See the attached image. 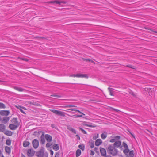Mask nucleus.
<instances>
[{"label":"nucleus","instance_id":"nucleus-1","mask_svg":"<svg viewBox=\"0 0 157 157\" xmlns=\"http://www.w3.org/2000/svg\"><path fill=\"white\" fill-rule=\"evenodd\" d=\"M108 153L111 154L113 156H115L119 155L118 151L116 148L113 147L112 145L109 146L107 149Z\"/></svg>","mask_w":157,"mask_h":157},{"label":"nucleus","instance_id":"nucleus-2","mask_svg":"<svg viewBox=\"0 0 157 157\" xmlns=\"http://www.w3.org/2000/svg\"><path fill=\"white\" fill-rule=\"evenodd\" d=\"M44 151V148L43 147H41L40 150L36 152V155L38 157H48V153L45 152Z\"/></svg>","mask_w":157,"mask_h":157},{"label":"nucleus","instance_id":"nucleus-3","mask_svg":"<svg viewBox=\"0 0 157 157\" xmlns=\"http://www.w3.org/2000/svg\"><path fill=\"white\" fill-rule=\"evenodd\" d=\"M70 77H77L78 78H88V77L86 74H71L70 75Z\"/></svg>","mask_w":157,"mask_h":157},{"label":"nucleus","instance_id":"nucleus-4","mask_svg":"<svg viewBox=\"0 0 157 157\" xmlns=\"http://www.w3.org/2000/svg\"><path fill=\"white\" fill-rule=\"evenodd\" d=\"M51 111L56 114L59 115L60 116L64 117L65 116V113L61 111L57 110L55 109L51 110Z\"/></svg>","mask_w":157,"mask_h":157},{"label":"nucleus","instance_id":"nucleus-5","mask_svg":"<svg viewBox=\"0 0 157 157\" xmlns=\"http://www.w3.org/2000/svg\"><path fill=\"white\" fill-rule=\"evenodd\" d=\"M32 144L33 147L35 148H37L39 146V142L38 140L36 139H34L32 140Z\"/></svg>","mask_w":157,"mask_h":157},{"label":"nucleus","instance_id":"nucleus-6","mask_svg":"<svg viewBox=\"0 0 157 157\" xmlns=\"http://www.w3.org/2000/svg\"><path fill=\"white\" fill-rule=\"evenodd\" d=\"M122 145L124 148V149L123 151L124 153H127L128 151H129V150L128 148V145L124 141L123 142Z\"/></svg>","mask_w":157,"mask_h":157},{"label":"nucleus","instance_id":"nucleus-7","mask_svg":"<svg viewBox=\"0 0 157 157\" xmlns=\"http://www.w3.org/2000/svg\"><path fill=\"white\" fill-rule=\"evenodd\" d=\"M121 142L120 141H116L113 144V147L115 148L120 147L121 148L122 147V146H121Z\"/></svg>","mask_w":157,"mask_h":157},{"label":"nucleus","instance_id":"nucleus-8","mask_svg":"<svg viewBox=\"0 0 157 157\" xmlns=\"http://www.w3.org/2000/svg\"><path fill=\"white\" fill-rule=\"evenodd\" d=\"M124 154H125L126 157H134V156L133 150L129 151H128L127 153Z\"/></svg>","mask_w":157,"mask_h":157},{"label":"nucleus","instance_id":"nucleus-9","mask_svg":"<svg viewBox=\"0 0 157 157\" xmlns=\"http://www.w3.org/2000/svg\"><path fill=\"white\" fill-rule=\"evenodd\" d=\"M19 124H18L17 125L11 124H9V127L12 130H15L19 126Z\"/></svg>","mask_w":157,"mask_h":157},{"label":"nucleus","instance_id":"nucleus-10","mask_svg":"<svg viewBox=\"0 0 157 157\" xmlns=\"http://www.w3.org/2000/svg\"><path fill=\"white\" fill-rule=\"evenodd\" d=\"M10 113V112L8 110L0 111V114L2 116H8Z\"/></svg>","mask_w":157,"mask_h":157},{"label":"nucleus","instance_id":"nucleus-11","mask_svg":"<svg viewBox=\"0 0 157 157\" xmlns=\"http://www.w3.org/2000/svg\"><path fill=\"white\" fill-rule=\"evenodd\" d=\"M45 137L46 140L48 142H50L52 140V136L48 134H46Z\"/></svg>","mask_w":157,"mask_h":157},{"label":"nucleus","instance_id":"nucleus-12","mask_svg":"<svg viewBox=\"0 0 157 157\" xmlns=\"http://www.w3.org/2000/svg\"><path fill=\"white\" fill-rule=\"evenodd\" d=\"M100 151L101 155L102 156H105L106 155V150L104 148H101Z\"/></svg>","mask_w":157,"mask_h":157},{"label":"nucleus","instance_id":"nucleus-13","mask_svg":"<svg viewBox=\"0 0 157 157\" xmlns=\"http://www.w3.org/2000/svg\"><path fill=\"white\" fill-rule=\"evenodd\" d=\"M27 155L29 157H31L33 155V151L31 149H29L27 151Z\"/></svg>","mask_w":157,"mask_h":157},{"label":"nucleus","instance_id":"nucleus-14","mask_svg":"<svg viewBox=\"0 0 157 157\" xmlns=\"http://www.w3.org/2000/svg\"><path fill=\"white\" fill-rule=\"evenodd\" d=\"M5 130V125L3 124H0V132H4Z\"/></svg>","mask_w":157,"mask_h":157},{"label":"nucleus","instance_id":"nucleus-15","mask_svg":"<svg viewBox=\"0 0 157 157\" xmlns=\"http://www.w3.org/2000/svg\"><path fill=\"white\" fill-rule=\"evenodd\" d=\"M102 143V141L101 139H98L95 141V145L96 146H98L100 145Z\"/></svg>","mask_w":157,"mask_h":157},{"label":"nucleus","instance_id":"nucleus-16","mask_svg":"<svg viewBox=\"0 0 157 157\" xmlns=\"http://www.w3.org/2000/svg\"><path fill=\"white\" fill-rule=\"evenodd\" d=\"M30 144V143L29 142L25 140L23 142V146L24 147H26L29 145Z\"/></svg>","mask_w":157,"mask_h":157},{"label":"nucleus","instance_id":"nucleus-17","mask_svg":"<svg viewBox=\"0 0 157 157\" xmlns=\"http://www.w3.org/2000/svg\"><path fill=\"white\" fill-rule=\"evenodd\" d=\"M10 118L8 117H4L2 120V122L6 124L9 121Z\"/></svg>","mask_w":157,"mask_h":157},{"label":"nucleus","instance_id":"nucleus-18","mask_svg":"<svg viewBox=\"0 0 157 157\" xmlns=\"http://www.w3.org/2000/svg\"><path fill=\"white\" fill-rule=\"evenodd\" d=\"M5 135L7 136H11L13 135V132L9 130H5L3 132Z\"/></svg>","mask_w":157,"mask_h":157},{"label":"nucleus","instance_id":"nucleus-19","mask_svg":"<svg viewBox=\"0 0 157 157\" xmlns=\"http://www.w3.org/2000/svg\"><path fill=\"white\" fill-rule=\"evenodd\" d=\"M11 121L12 123L15 124L16 125H17L18 124H19L17 121V119L16 118H13L11 120Z\"/></svg>","mask_w":157,"mask_h":157},{"label":"nucleus","instance_id":"nucleus-20","mask_svg":"<svg viewBox=\"0 0 157 157\" xmlns=\"http://www.w3.org/2000/svg\"><path fill=\"white\" fill-rule=\"evenodd\" d=\"M67 128L68 130L74 133V134H76V132L75 129L71 127L70 126H68Z\"/></svg>","mask_w":157,"mask_h":157},{"label":"nucleus","instance_id":"nucleus-21","mask_svg":"<svg viewBox=\"0 0 157 157\" xmlns=\"http://www.w3.org/2000/svg\"><path fill=\"white\" fill-rule=\"evenodd\" d=\"M5 150L6 152L10 154L11 152V148L10 147L8 146H6L5 148Z\"/></svg>","mask_w":157,"mask_h":157},{"label":"nucleus","instance_id":"nucleus-22","mask_svg":"<svg viewBox=\"0 0 157 157\" xmlns=\"http://www.w3.org/2000/svg\"><path fill=\"white\" fill-rule=\"evenodd\" d=\"M53 148L56 151L58 150L59 149V145L58 144H55L53 146Z\"/></svg>","mask_w":157,"mask_h":157},{"label":"nucleus","instance_id":"nucleus-23","mask_svg":"<svg viewBox=\"0 0 157 157\" xmlns=\"http://www.w3.org/2000/svg\"><path fill=\"white\" fill-rule=\"evenodd\" d=\"M14 88L16 90H17L19 91L22 92L24 90L21 87H18L17 86H14Z\"/></svg>","mask_w":157,"mask_h":157},{"label":"nucleus","instance_id":"nucleus-24","mask_svg":"<svg viewBox=\"0 0 157 157\" xmlns=\"http://www.w3.org/2000/svg\"><path fill=\"white\" fill-rule=\"evenodd\" d=\"M61 2H60L59 1H49L48 2V3H56L57 4H60Z\"/></svg>","mask_w":157,"mask_h":157},{"label":"nucleus","instance_id":"nucleus-25","mask_svg":"<svg viewBox=\"0 0 157 157\" xmlns=\"http://www.w3.org/2000/svg\"><path fill=\"white\" fill-rule=\"evenodd\" d=\"M107 136V134L106 132L102 133L101 135V137L103 139H105Z\"/></svg>","mask_w":157,"mask_h":157},{"label":"nucleus","instance_id":"nucleus-26","mask_svg":"<svg viewBox=\"0 0 157 157\" xmlns=\"http://www.w3.org/2000/svg\"><path fill=\"white\" fill-rule=\"evenodd\" d=\"M81 152L80 150L79 149H77L76 151V156L77 157L81 155Z\"/></svg>","mask_w":157,"mask_h":157},{"label":"nucleus","instance_id":"nucleus-27","mask_svg":"<svg viewBox=\"0 0 157 157\" xmlns=\"http://www.w3.org/2000/svg\"><path fill=\"white\" fill-rule=\"evenodd\" d=\"M108 89L109 92L111 96H114V94H113L114 91L113 90V89L110 87H109L108 88Z\"/></svg>","mask_w":157,"mask_h":157},{"label":"nucleus","instance_id":"nucleus-28","mask_svg":"<svg viewBox=\"0 0 157 157\" xmlns=\"http://www.w3.org/2000/svg\"><path fill=\"white\" fill-rule=\"evenodd\" d=\"M78 147L80 149H81L82 151L84 150V149H85L84 145L83 144H80V145H79Z\"/></svg>","mask_w":157,"mask_h":157},{"label":"nucleus","instance_id":"nucleus-29","mask_svg":"<svg viewBox=\"0 0 157 157\" xmlns=\"http://www.w3.org/2000/svg\"><path fill=\"white\" fill-rule=\"evenodd\" d=\"M126 67H129V68H132V69H136V67L133 66H132V65H127L126 66Z\"/></svg>","mask_w":157,"mask_h":157},{"label":"nucleus","instance_id":"nucleus-30","mask_svg":"<svg viewBox=\"0 0 157 157\" xmlns=\"http://www.w3.org/2000/svg\"><path fill=\"white\" fill-rule=\"evenodd\" d=\"M6 108V107L3 103L0 102V109H5Z\"/></svg>","mask_w":157,"mask_h":157},{"label":"nucleus","instance_id":"nucleus-31","mask_svg":"<svg viewBox=\"0 0 157 157\" xmlns=\"http://www.w3.org/2000/svg\"><path fill=\"white\" fill-rule=\"evenodd\" d=\"M33 105L40 106V104L39 103L37 102L36 101H33Z\"/></svg>","mask_w":157,"mask_h":157},{"label":"nucleus","instance_id":"nucleus-32","mask_svg":"<svg viewBox=\"0 0 157 157\" xmlns=\"http://www.w3.org/2000/svg\"><path fill=\"white\" fill-rule=\"evenodd\" d=\"M90 147L91 148H93L94 147V142L93 140H91L90 144Z\"/></svg>","mask_w":157,"mask_h":157},{"label":"nucleus","instance_id":"nucleus-33","mask_svg":"<svg viewBox=\"0 0 157 157\" xmlns=\"http://www.w3.org/2000/svg\"><path fill=\"white\" fill-rule=\"evenodd\" d=\"M6 144L9 146H10L11 144V140H10L8 139L6 140Z\"/></svg>","mask_w":157,"mask_h":157},{"label":"nucleus","instance_id":"nucleus-34","mask_svg":"<svg viewBox=\"0 0 157 157\" xmlns=\"http://www.w3.org/2000/svg\"><path fill=\"white\" fill-rule=\"evenodd\" d=\"M86 125L87 126L91 128H94L96 126V125H92V124H86Z\"/></svg>","mask_w":157,"mask_h":157},{"label":"nucleus","instance_id":"nucleus-35","mask_svg":"<svg viewBox=\"0 0 157 157\" xmlns=\"http://www.w3.org/2000/svg\"><path fill=\"white\" fill-rule=\"evenodd\" d=\"M113 138H114V139L116 140H119L121 138V137L119 136H114L113 137Z\"/></svg>","mask_w":157,"mask_h":157},{"label":"nucleus","instance_id":"nucleus-36","mask_svg":"<svg viewBox=\"0 0 157 157\" xmlns=\"http://www.w3.org/2000/svg\"><path fill=\"white\" fill-rule=\"evenodd\" d=\"M41 142L42 144H43L45 142V140L44 139V138H42V137L41 138Z\"/></svg>","mask_w":157,"mask_h":157},{"label":"nucleus","instance_id":"nucleus-37","mask_svg":"<svg viewBox=\"0 0 157 157\" xmlns=\"http://www.w3.org/2000/svg\"><path fill=\"white\" fill-rule=\"evenodd\" d=\"M72 107H77V106L75 105H66L64 106L65 108H71Z\"/></svg>","mask_w":157,"mask_h":157},{"label":"nucleus","instance_id":"nucleus-38","mask_svg":"<svg viewBox=\"0 0 157 157\" xmlns=\"http://www.w3.org/2000/svg\"><path fill=\"white\" fill-rule=\"evenodd\" d=\"M79 128V129L82 131V132L83 133L85 134H86V132L85 130H84L83 129H82V128Z\"/></svg>","mask_w":157,"mask_h":157},{"label":"nucleus","instance_id":"nucleus-39","mask_svg":"<svg viewBox=\"0 0 157 157\" xmlns=\"http://www.w3.org/2000/svg\"><path fill=\"white\" fill-rule=\"evenodd\" d=\"M18 58L21 60H24L26 61H28V59H26V58H20V57H19Z\"/></svg>","mask_w":157,"mask_h":157},{"label":"nucleus","instance_id":"nucleus-40","mask_svg":"<svg viewBox=\"0 0 157 157\" xmlns=\"http://www.w3.org/2000/svg\"><path fill=\"white\" fill-rule=\"evenodd\" d=\"M116 141V140L114 138L113 139H111L110 140V142L112 143L115 142Z\"/></svg>","mask_w":157,"mask_h":157},{"label":"nucleus","instance_id":"nucleus-41","mask_svg":"<svg viewBox=\"0 0 157 157\" xmlns=\"http://www.w3.org/2000/svg\"><path fill=\"white\" fill-rule=\"evenodd\" d=\"M51 146V144L49 143H47L46 144V147L47 148Z\"/></svg>","mask_w":157,"mask_h":157},{"label":"nucleus","instance_id":"nucleus-42","mask_svg":"<svg viewBox=\"0 0 157 157\" xmlns=\"http://www.w3.org/2000/svg\"><path fill=\"white\" fill-rule=\"evenodd\" d=\"M94 154V152L92 150H90V155H93Z\"/></svg>","mask_w":157,"mask_h":157},{"label":"nucleus","instance_id":"nucleus-43","mask_svg":"<svg viewBox=\"0 0 157 157\" xmlns=\"http://www.w3.org/2000/svg\"><path fill=\"white\" fill-rule=\"evenodd\" d=\"M51 96L54 97H60L58 95H51Z\"/></svg>","mask_w":157,"mask_h":157},{"label":"nucleus","instance_id":"nucleus-44","mask_svg":"<svg viewBox=\"0 0 157 157\" xmlns=\"http://www.w3.org/2000/svg\"><path fill=\"white\" fill-rule=\"evenodd\" d=\"M75 111H77L79 113H81L84 115H85L84 114L82 113L79 110H77V109H75Z\"/></svg>","mask_w":157,"mask_h":157},{"label":"nucleus","instance_id":"nucleus-45","mask_svg":"<svg viewBox=\"0 0 157 157\" xmlns=\"http://www.w3.org/2000/svg\"><path fill=\"white\" fill-rule=\"evenodd\" d=\"M20 110L21 111V112L22 113H23L25 114V112L21 108L20 109Z\"/></svg>","mask_w":157,"mask_h":157},{"label":"nucleus","instance_id":"nucleus-46","mask_svg":"<svg viewBox=\"0 0 157 157\" xmlns=\"http://www.w3.org/2000/svg\"><path fill=\"white\" fill-rule=\"evenodd\" d=\"M50 153L51 155H52L53 154V152L51 150L50 151Z\"/></svg>","mask_w":157,"mask_h":157},{"label":"nucleus","instance_id":"nucleus-47","mask_svg":"<svg viewBox=\"0 0 157 157\" xmlns=\"http://www.w3.org/2000/svg\"><path fill=\"white\" fill-rule=\"evenodd\" d=\"M149 30H151V31L153 32H155V31H154V29H151V28H149V29H148Z\"/></svg>","mask_w":157,"mask_h":157},{"label":"nucleus","instance_id":"nucleus-48","mask_svg":"<svg viewBox=\"0 0 157 157\" xmlns=\"http://www.w3.org/2000/svg\"><path fill=\"white\" fill-rule=\"evenodd\" d=\"M68 110H71V111H75V109H73V108H71V109H68Z\"/></svg>","mask_w":157,"mask_h":157},{"label":"nucleus","instance_id":"nucleus-49","mask_svg":"<svg viewBox=\"0 0 157 157\" xmlns=\"http://www.w3.org/2000/svg\"><path fill=\"white\" fill-rule=\"evenodd\" d=\"M98 136H97V137H96V136H95V137H93V139L94 140H95V139H96L97 138H98Z\"/></svg>","mask_w":157,"mask_h":157},{"label":"nucleus","instance_id":"nucleus-50","mask_svg":"<svg viewBox=\"0 0 157 157\" xmlns=\"http://www.w3.org/2000/svg\"><path fill=\"white\" fill-rule=\"evenodd\" d=\"M76 116L77 117H82V115H76Z\"/></svg>","mask_w":157,"mask_h":157},{"label":"nucleus","instance_id":"nucleus-51","mask_svg":"<svg viewBox=\"0 0 157 157\" xmlns=\"http://www.w3.org/2000/svg\"><path fill=\"white\" fill-rule=\"evenodd\" d=\"M75 136H76V137H77L78 139H80V137H79V136L78 135H76Z\"/></svg>","mask_w":157,"mask_h":157},{"label":"nucleus","instance_id":"nucleus-52","mask_svg":"<svg viewBox=\"0 0 157 157\" xmlns=\"http://www.w3.org/2000/svg\"><path fill=\"white\" fill-rule=\"evenodd\" d=\"M105 157H112L111 156L109 155H106L105 156Z\"/></svg>","mask_w":157,"mask_h":157},{"label":"nucleus","instance_id":"nucleus-53","mask_svg":"<svg viewBox=\"0 0 157 157\" xmlns=\"http://www.w3.org/2000/svg\"><path fill=\"white\" fill-rule=\"evenodd\" d=\"M29 104L30 105H33V102H29Z\"/></svg>","mask_w":157,"mask_h":157},{"label":"nucleus","instance_id":"nucleus-54","mask_svg":"<svg viewBox=\"0 0 157 157\" xmlns=\"http://www.w3.org/2000/svg\"><path fill=\"white\" fill-rule=\"evenodd\" d=\"M51 127H52L54 128L55 125L54 124H52L51 125Z\"/></svg>","mask_w":157,"mask_h":157},{"label":"nucleus","instance_id":"nucleus-55","mask_svg":"<svg viewBox=\"0 0 157 157\" xmlns=\"http://www.w3.org/2000/svg\"><path fill=\"white\" fill-rule=\"evenodd\" d=\"M90 59H86V61H88L90 62Z\"/></svg>","mask_w":157,"mask_h":157},{"label":"nucleus","instance_id":"nucleus-56","mask_svg":"<svg viewBox=\"0 0 157 157\" xmlns=\"http://www.w3.org/2000/svg\"><path fill=\"white\" fill-rule=\"evenodd\" d=\"M17 107V108H18V109H20V108H21V107L20 106H18V107Z\"/></svg>","mask_w":157,"mask_h":157},{"label":"nucleus","instance_id":"nucleus-57","mask_svg":"<svg viewBox=\"0 0 157 157\" xmlns=\"http://www.w3.org/2000/svg\"><path fill=\"white\" fill-rule=\"evenodd\" d=\"M90 62H92V63H94V62L92 60H90Z\"/></svg>","mask_w":157,"mask_h":157},{"label":"nucleus","instance_id":"nucleus-58","mask_svg":"<svg viewBox=\"0 0 157 157\" xmlns=\"http://www.w3.org/2000/svg\"><path fill=\"white\" fill-rule=\"evenodd\" d=\"M22 157H25L23 154H22Z\"/></svg>","mask_w":157,"mask_h":157},{"label":"nucleus","instance_id":"nucleus-59","mask_svg":"<svg viewBox=\"0 0 157 157\" xmlns=\"http://www.w3.org/2000/svg\"><path fill=\"white\" fill-rule=\"evenodd\" d=\"M82 59L84 61H86V59L84 58H82Z\"/></svg>","mask_w":157,"mask_h":157},{"label":"nucleus","instance_id":"nucleus-60","mask_svg":"<svg viewBox=\"0 0 157 157\" xmlns=\"http://www.w3.org/2000/svg\"><path fill=\"white\" fill-rule=\"evenodd\" d=\"M132 137H133L134 138H135V137L133 134H132Z\"/></svg>","mask_w":157,"mask_h":157},{"label":"nucleus","instance_id":"nucleus-61","mask_svg":"<svg viewBox=\"0 0 157 157\" xmlns=\"http://www.w3.org/2000/svg\"><path fill=\"white\" fill-rule=\"evenodd\" d=\"M114 109L116 111H118L119 110H118L117 109Z\"/></svg>","mask_w":157,"mask_h":157},{"label":"nucleus","instance_id":"nucleus-62","mask_svg":"<svg viewBox=\"0 0 157 157\" xmlns=\"http://www.w3.org/2000/svg\"><path fill=\"white\" fill-rule=\"evenodd\" d=\"M55 157H58V155H56L55 156Z\"/></svg>","mask_w":157,"mask_h":157},{"label":"nucleus","instance_id":"nucleus-63","mask_svg":"<svg viewBox=\"0 0 157 157\" xmlns=\"http://www.w3.org/2000/svg\"><path fill=\"white\" fill-rule=\"evenodd\" d=\"M130 132V133L131 134V135H132V134H132L131 132Z\"/></svg>","mask_w":157,"mask_h":157},{"label":"nucleus","instance_id":"nucleus-64","mask_svg":"<svg viewBox=\"0 0 157 157\" xmlns=\"http://www.w3.org/2000/svg\"><path fill=\"white\" fill-rule=\"evenodd\" d=\"M94 149H95V150L96 151V150L97 149V148L96 147H95Z\"/></svg>","mask_w":157,"mask_h":157}]
</instances>
